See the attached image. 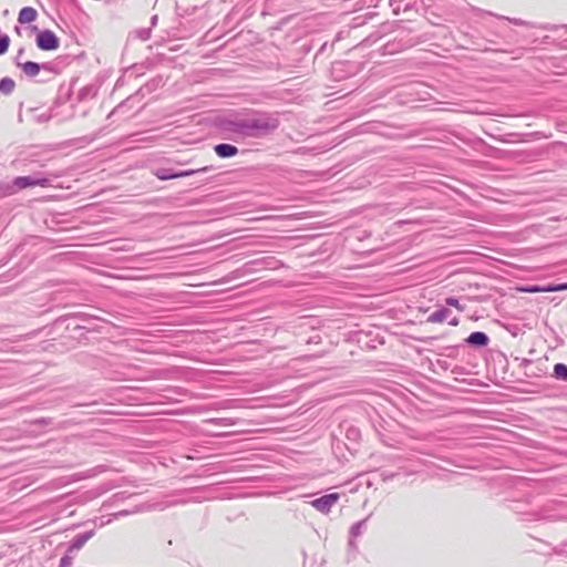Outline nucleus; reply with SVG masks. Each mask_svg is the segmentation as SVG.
Here are the masks:
<instances>
[{
  "label": "nucleus",
  "mask_w": 567,
  "mask_h": 567,
  "mask_svg": "<svg viewBox=\"0 0 567 567\" xmlns=\"http://www.w3.org/2000/svg\"><path fill=\"white\" fill-rule=\"evenodd\" d=\"M207 167H202V168H197V169H189V171H183V172H179V173H176V174H172V175H162L161 173H156V176L159 178V179H169V178H179V177H186V176H190L195 173H200V172H207Z\"/></svg>",
  "instance_id": "nucleus-8"
},
{
  "label": "nucleus",
  "mask_w": 567,
  "mask_h": 567,
  "mask_svg": "<svg viewBox=\"0 0 567 567\" xmlns=\"http://www.w3.org/2000/svg\"><path fill=\"white\" fill-rule=\"evenodd\" d=\"M83 543H84V540H76V542L72 545V547H74V548L79 549V548H81V546L83 545Z\"/></svg>",
  "instance_id": "nucleus-14"
},
{
  "label": "nucleus",
  "mask_w": 567,
  "mask_h": 567,
  "mask_svg": "<svg viewBox=\"0 0 567 567\" xmlns=\"http://www.w3.org/2000/svg\"><path fill=\"white\" fill-rule=\"evenodd\" d=\"M340 495L338 493H331L323 495L320 498L313 499L310 504L317 511L321 513H329L331 507L339 501Z\"/></svg>",
  "instance_id": "nucleus-4"
},
{
  "label": "nucleus",
  "mask_w": 567,
  "mask_h": 567,
  "mask_svg": "<svg viewBox=\"0 0 567 567\" xmlns=\"http://www.w3.org/2000/svg\"><path fill=\"white\" fill-rule=\"evenodd\" d=\"M21 69L28 76L31 78H34L40 73V65L32 61H28L21 64Z\"/></svg>",
  "instance_id": "nucleus-9"
},
{
  "label": "nucleus",
  "mask_w": 567,
  "mask_h": 567,
  "mask_svg": "<svg viewBox=\"0 0 567 567\" xmlns=\"http://www.w3.org/2000/svg\"><path fill=\"white\" fill-rule=\"evenodd\" d=\"M446 303L449 306H452V307H455L456 309H458L460 311H463L464 308L460 305L458 300L455 299V298H447L446 299Z\"/></svg>",
  "instance_id": "nucleus-13"
},
{
  "label": "nucleus",
  "mask_w": 567,
  "mask_h": 567,
  "mask_svg": "<svg viewBox=\"0 0 567 567\" xmlns=\"http://www.w3.org/2000/svg\"><path fill=\"white\" fill-rule=\"evenodd\" d=\"M215 152L219 157H230L238 153L236 146L230 144H218L215 146Z\"/></svg>",
  "instance_id": "nucleus-6"
},
{
  "label": "nucleus",
  "mask_w": 567,
  "mask_h": 567,
  "mask_svg": "<svg viewBox=\"0 0 567 567\" xmlns=\"http://www.w3.org/2000/svg\"><path fill=\"white\" fill-rule=\"evenodd\" d=\"M14 86V81L9 78H4L0 81V91L4 94H10Z\"/></svg>",
  "instance_id": "nucleus-10"
},
{
  "label": "nucleus",
  "mask_w": 567,
  "mask_h": 567,
  "mask_svg": "<svg viewBox=\"0 0 567 567\" xmlns=\"http://www.w3.org/2000/svg\"><path fill=\"white\" fill-rule=\"evenodd\" d=\"M13 186L18 189H24L28 187L41 186L51 187V182L48 178H32L30 176H19L13 179Z\"/></svg>",
  "instance_id": "nucleus-2"
},
{
  "label": "nucleus",
  "mask_w": 567,
  "mask_h": 567,
  "mask_svg": "<svg viewBox=\"0 0 567 567\" xmlns=\"http://www.w3.org/2000/svg\"><path fill=\"white\" fill-rule=\"evenodd\" d=\"M515 290L518 292H526V293H536V292H556V291H564L567 290V282L565 284H558V285H547V286H517L515 287Z\"/></svg>",
  "instance_id": "nucleus-3"
},
{
  "label": "nucleus",
  "mask_w": 567,
  "mask_h": 567,
  "mask_svg": "<svg viewBox=\"0 0 567 567\" xmlns=\"http://www.w3.org/2000/svg\"><path fill=\"white\" fill-rule=\"evenodd\" d=\"M10 45V38L9 35H3L0 38V55L4 54Z\"/></svg>",
  "instance_id": "nucleus-12"
},
{
  "label": "nucleus",
  "mask_w": 567,
  "mask_h": 567,
  "mask_svg": "<svg viewBox=\"0 0 567 567\" xmlns=\"http://www.w3.org/2000/svg\"><path fill=\"white\" fill-rule=\"evenodd\" d=\"M467 342L473 346L484 347L488 342V337L481 331L472 332L467 338Z\"/></svg>",
  "instance_id": "nucleus-7"
},
{
  "label": "nucleus",
  "mask_w": 567,
  "mask_h": 567,
  "mask_svg": "<svg viewBox=\"0 0 567 567\" xmlns=\"http://www.w3.org/2000/svg\"><path fill=\"white\" fill-rule=\"evenodd\" d=\"M37 45L43 51H53L60 47V40L52 31L44 30L38 33Z\"/></svg>",
  "instance_id": "nucleus-1"
},
{
  "label": "nucleus",
  "mask_w": 567,
  "mask_h": 567,
  "mask_svg": "<svg viewBox=\"0 0 567 567\" xmlns=\"http://www.w3.org/2000/svg\"><path fill=\"white\" fill-rule=\"evenodd\" d=\"M38 17V12L32 7H24L20 10L18 21L21 24L33 22Z\"/></svg>",
  "instance_id": "nucleus-5"
},
{
  "label": "nucleus",
  "mask_w": 567,
  "mask_h": 567,
  "mask_svg": "<svg viewBox=\"0 0 567 567\" xmlns=\"http://www.w3.org/2000/svg\"><path fill=\"white\" fill-rule=\"evenodd\" d=\"M554 375L559 380H567V365L564 363H557L554 367Z\"/></svg>",
  "instance_id": "nucleus-11"
}]
</instances>
